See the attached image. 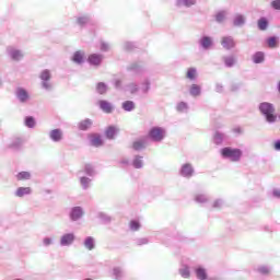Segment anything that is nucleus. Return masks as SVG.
I'll return each instance as SVG.
<instances>
[{
    "label": "nucleus",
    "mask_w": 280,
    "mask_h": 280,
    "mask_svg": "<svg viewBox=\"0 0 280 280\" xmlns=\"http://www.w3.org/2000/svg\"><path fill=\"white\" fill-rule=\"evenodd\" d=\"M220 152H221L222 159H229V161H231L232 163H240L244 154V152L241 149L231 148V147H225L221 149Z\"/></svg>",
    "instance_id": "obj_1"
},
{
    "label": "nucleus",
    "mask_w": 280,
    "mask_h": 280,
    "mask_svg": "<svg viewBox=\"0 0 280 280\" xmlns=\"http://www.w3.org/2000/svg\"><path fill=\"white\" fill-rule=\"evenodd\" d=\"M259 112L265 116L267 124H275L277 121V115H275V105L272 103L262 102L259 104Z\"/></svg>",
    "instance_id": "obj_2"
},
{
    "label": "nucleus",
    "mask_w": 280,
    "mask_h": 280,
    "mask_svg": "<svg viewBox=\"0 0 280 280\" xmlns=\"http://www.w3.org/2000/svg\"><path fill=\"white\" fill-rule=\"evenodd\" d=\"M166 133H167V131L163 127H152L149 130L148 135H149L150 139L155 141L156 143H161V141H163V139H165Z\"/></svg>",
    "instance_id": "obj_3"
},
{
    "label": "nucleus",
    "mask_w": 280,
    "mask_h": 280,
    "mask_svg": "<svg viewBox=\"0 0 280 280\" xmlns=\"http://www.w3.org/2000/svg\"><path fill=\"white\" fill-rule=\"evenodd\" d=\"M39 80H42V89L44 91H51V72L49 70H43L39 74Z\"/></svg>",
    "instance_id": "obj_4"
},
{
    "label": "nucleus",
    "mask_w": 280,
    "mask_h": 280,
    "mask_svg": "<svg viewBox=\"0 0 280 280\" xmlns=\"http://www.w3.org/2000/svg\"><path fill=\"white\" fill-rule=\"evenodd\" d=\"M74 242H75V233L73 232L65 233L59 238V245L61 247L73 246Z\"/></svg>",
    "instance_id": "obj_5"
},
{
    "label": "nucleus",
    "mask_w": 280,
    "mask_h": 280,
    "mask_svg": "<svg viewBox=\"0 0 280 280\" xmlns=\"http://www.w3.org/2000/svg\"><path fill=\"white\" fill-rule=\"evenodd\" d=\"M127 71H130L131 73H135L136 75H141V73H145V63L141 61H136L130 63L127 67Z\"/></svg>",
    "instance_id": "obj_6"
},
{
    "label": "nucleus",
    "mask_w": 280,
    "mask_h": 280,
    "mask_svg": "<svg viewBox=\"0 0 280 280\" xmlns=\"http://www.w3.org/2000/svg\"><path fill=\"white\" fill-rule=\"evenodd\" d=\"M69 218L71 222H78L84 218V209L80 206L72 207L69 212Z\"/></svg>",
    "instance_id": "obj_7"
},
{
    "label": "nucleus",
    "mask_w": 280,
    "mask_h": 280,
    "mask_svg": "<svg viewBox=\"0 0 280 280\" xmlns=\"http://www.w3.org/2000/svg\"><path fill=\"white\" fill-rule=\"evenodd\" d=\"M236 45L237 44L235 43V38H233V36L226 35L221 37V47H223V49H226V51H231V49H235Z\"/></svg>",
    "instance_id": "obj_8"
},
{
    "label": "nucleus",
    "mask_w": 280,
    "mask_h": 280,
    "mask_svg": "<svg viewBox=\"0 0 280 280\" xmlns=\"http://www.w3.org/2000/svg\"><path fill=\"white\" fill-rule=\"evenodd\" d=\"M15 97L20 104H27L30 102V92L24 88H18L15 90Z\"/></svg>",
    "instance_id": "obj_9"
},
{
    "label": "nucleus",
    "mask_w": 280,
    "mask_h": 280,
    "mask_svg": "<svg viewBox=\"0 0 280 280\" xmlns=\"http://www.w3.org/2000/svg\"><path fill=\"white\" fill-rule=\"evenodd\" d=\"M48 137L52 143H60L65 139V132L60 128L52 129L49 131Z\"/></svg>",
    "instance_id": "obj_10"
},
{
    "label": "nucleus",
    "mask_w": 280,
    "mask_h": 280,
    "mask_svg": "<svg viewBox=\"0 0 280 280\" xmlns=\"http://www.w3.org/2000/svg\"><path fill=\"white\" fill-rule=\"evenodd\" d=\"M88 62L91 67H100L104 62V55L102 54H91L88 57Z\"/></svg>",
    "instance_id": "obj_11"
},
{
    "label": "nucleus",
    "mask_w": 280,
    "mask_h": 280,
    "mask_svg": "<svg viewBox=\"0 0 280 280\" xmlns=\"http://www.w3.org/2000/svg\"><path fill=\"white\" fill-rule=\"evenodd\" d=\"M194 165L191 163H185L182 165L179 170V174L183 176V178H191L194 176Z\"/></svg>",
    "instance_id": "obj_12"
},
{
    "label": "nucleus",
    "mask_w": 280,
    "mask_h": 280,
    "mask_svg": "<svg viewBox=\"0 0 280 280\" xmlns=\"http://www.w3.org/2000/svg\"><path fill=\"white\" fill-rule=\"evenodd\" d=\"M199 47H201V49H205V51H209V49L213 47V38L211 36L203 35L199 39Z\"/></svg>",
    "instance_id": "obj_13"
},
{
    "label": "nucleus",
    "mask_w": 280,
    "mask_h": 280,
    "mask_svg": "<svg viewBox=\"0 0 280 280\" xmlns=\"http://www.w3.org/2000/svg\"><path fill=\"white\" fill-rule=\"evenodd\" d=\"M79 182L81 185V188L83 189V191H86L88 189H91L92 185H93V177H89L86 175H81L79 177Z\"/></svg>",
    "instance_id": "obj_14"
},
{
    "label": "nucleus",
    "mask_w": 280,
    "mask_h": 280,
    "mask_svg": "<svg viewBox=\"0 0 280 280\" xmlns=\"http://www.w3.org/2000/svg\"><path fill=\"white\" fill-rule=\"evenodd\" d=\"M32 187H18L14 191L15 198H25V196H32Z\"/></svg>",
    "instance_id": "obj_15"
},
{
    "label": "nucleus",
    "mask_w": 280,
    "mask_h": 280,
    "mask_svg": "<svg viewBox=\"0 0 280 280\" xmlns=\"http://www.w3.org/2000/svg\"><path fill=\"white\" fill-rule=\"evenodd\" d=\"M196 278L199 280H207L209 279V273H207V269L202 266H197L195 268Z\"/></svg>",
    "instance_id": "obj_16"
},
{
    "label": "nucleus",
    "mask_w": 280,
    "mask_h": 280,
    "mask_svg": "<svg viewBox=\"0 0 280 280\" xmlns=\"http://www.w3.org/2000/svg\"><path fill=\"white\" fill-rule=\"evenodd\" d=\"M92 127H93V120L91 118H85L78 124L79 130L83 132H86V130H91Z\"/></svg>",
    "instance_id": "obj_17"
},
{
    "label": "nucleus",
    "mask_w": 280,
    "mask_h": 280,
    "mask_svg": "<svg viewBox=\"0 0 280 280\" xmlns=\"http://www.w3.org/2000/svg\"><path fill=\"white\" fill-rule=\"evenodd\" d=\"M233 25L234 27H243V25H246V16L242 13H236L233 18Z\"/></svg>",
    "instance_id": "obj_18"
},
{
    "label": "nucleus",
    "mask_w": 280,
    "mask_h": 280,
    "mask_svg": "<svg viewBox=\"0 0 280 280\" xmlns=\"http://www.w3.org/2000/svg\"><path fill=\"white\" fill-rule=\"evenodd\" d=\"M252 62L254 65H262V62H266V54L264 51H256L252 56Z\"/></svg>",
    "instance_id": "obj_19"
},
{
    "label": "nucleus",
    "mask_w": 280,
    "mask_h": 280,
    "mask_svg": "<svg viewBox=\"0 0 280 280\" xmlns=\"http://www.w3.org/2000/svg\"><path fill=\"white\" fill-rule=\"evenodd\" d=\"M8 51L11 60H15V61L23 60L24 55H23V51H21L20 49L10 48Z\"/></svg>",
    "instance_id": "obj_20"
},
{
    "label": "nucleus",
    "mask_w": 280,
    "mask_h": 280,
    "mask_svg": "<svg viewBox=\"0 0 280 280\" xmlns=\"http://www.w3.org/2000/svg\"><path fill=\"white\" fill-rule=\"evenodd\" d=\"M226 139V133L222 132V131H215L213 135V143L215 145H222V143H224Z\"/></svg>",
    "instance_id": "obj_21"
},
{
    "label": "nucleus",
    "mask_w": 280,
    "mask_h": 280,
    "mask_svg": "<svg viewBox=\"0 0 280 280\" xmlns=\"http://www.w3.org/2000/svg\"><path fill=\"white\" fill-rule=\"evenodd\" d=\"M83 174L90 178H95L97 172L95 171V166H93V164H85L83 167Z\"/></svg>",
    "instance_id": "obj_22"
},
{
    "label": "nucleus",
    "mask_w": 280,
    "mask_h": 280,
    "mask_svg": "<svg viewBox=\"0 0 280 280\" xmlns=\"http://www.w3.org/2000/svg\"><path fill=\"white\" fill-rule=\"evenodd\" d=\"M72 62H74V65H84V51L82 50H78L72 55L71 58Z\"/></svg>",
    "instance_id": "obj_23"
},
{
    "label": "nucleus",
    "mask_w": 280,
    "mask_h": 280,
    "mask_svg": "<svg viewBox=\"0 0 280 280\" xmlns=\"http://www.w3.org/2000/svg\"><path fill=\"white\" fill-rule=\"evenodd\" d=\"M98 106L101 110H103V113H106L107 115H110V113H113V104H110V102L108 101H100Z\"/></svg>",
    "instance_id": "obj_24"
},
{
    "label": "nucleus",
    "mask_w": 280,
    "mask_h": 280,
    "mask_svg": "<svg viewBox=\"0 0 280 280\" xmlns=\"http://www.w3.org/2000/svg\"><path fill=\"white\" fill-rule=\"evenodd\" d=\"M131 165L135 170H143V156L135 155Z\"/></svg>",
    "instance_id": "obj_25"
},
{
    "label": "nucleus",
    "mask_w": 280,
    "mask_h": 280,
    "mask_svg": "<svg viewBox=\"0 0 280 280\" xmlns=\"http://www.w3.org/2000/svg\"><path fill=\"white\" fill-rule=\"evenodd\" d=\"M83 246L86 248V250H94L95 248V237L88 236L83 241Z\"/></svg>",
    "instance_id": "obj_26"
},
{
    "label": "nucleus",
    "mask_w": 280,
    "mask_h": 280,
    "mask_svg": "<svg viewBox=\"0 0 280 280\" xmlns=\"http://www.w3.org/2000/svg\"><path fill=\"white\" fill-rule=\"evenodd\" d=\"M90 143L93 145V148H101V145H104V140H102L101 136L92 135L90 138Z\"/></svg>",
    "instance_id": "obj_27"
},
{
    "label": "nucleus",
    "mask_w": 280,
    "mask_h": 280,
    "mask_svg": "<svg viewBox=\"0 0 280 280\" xmlns=\"http://www.w3.org/2000/svg\"><path fill=\"white\" fill-rule=\"evenodd\" d=\"M223 62H224V66L228 68V69H232V67H235V62H237V60L235 59V57L233 55L231 56H224L222 58Z\"/></svg>",
    "instance_id": "obj_28"
},
{
    "label": "nucleus",
    "mask_w": 280,
    "mask_h": 280,
    "mask_svg": "<svg viewBox=\"0 0 280 280\" xmlns=\"http://www.w3.org/2000/svg\"><path fill=\"white\" fill-rule=\"evenodd\" d=\"M202 93V88L198 84H191L189 88V95L191 97H199V95Z\"/></svg>",
    "instance_id": "obj_29"
},
{
    "label": "nucleus",
    "mask_w": 280,
    "mask_h": 280,
    "mask_svg": "<svg viewBox=\"0 0 280 280\" xmlns=\"http://www.w3.org/2000/svg\"><path fill=\"white\" fill-rule=\"evenodd\" d=\"M152 86V82H150V79H144L141 82V88L140 91L143 95H148V93H150V89Z\"/></svg>",
    "instance_id": "obj_30"
},
{
    "label": "nucleus",
    "mask_w": 280,
    "mask_h": 280,
    "mask_svg": "<svg viewBox=\"0 0 280 280\" xmlns=\"http://www.w3.org/2000/svg\"><path fill=\"white\" fill-rule=\"evenodd\" d=\"M132 150H135L136 152H141V150H145V140L140 139V140L133 141Z\"/></svg>",
    "instance_id": "obj_31"
},
{
    "label": "nucleus",
    "mask_w": 280,
    "mask_h": 280,
    "mask_svg": "<svg viewBox=\"0 0 280 280\" xmlns=\"http://www.w3.org/2000/svg\"><path fill=\"white\" fill-rule=\"evenodd\" d=\"M266 43L270 49H276L279 46V36H270L266 39Z\"/></svg>",
    "instance_id": "obj_32"
},
{
    "label": "nucleus",
    "mask_w": 280,
    "mask_h": 280,
    "mask_svg": "<svg viewBox=\"0 0 280 280\" xmlns=\"http://www.w3.org/2000/svg\"><path fill=\"white\" fill-rule=\"evenodd\" d=\"M256 272H258V275H262L264 277H268V275L272 272V268L267 265L258 266Z\"/></svg>",
    "instance_id": "obj_33"
},
{
    "label": "nucleus",
    "mask_w": 280,
    "mask_h": 280,
    "mask_svg": "<svg viewBox=\"0 0 280 280\" xmlns=\"http://www.w3.org/2000/svg\"><path fill=\"white\" fill-rule=\"evenodd\" d=\"M191 5H196V0H177V8H191Z\"/></svg>",
    "instance_id": "obj_34"
},
{
    "label": "nucleus",
    "mask_w": 280,
    "mask_h": 280,
    "mask_svg": "<svg viewBox=\"0 0 280 280\" xmlns=\"http://www.w3.org/2000/svg\"><path fill=\"white\" fill-rule=\"evenodd\" d=\"M268 25H269V22L267 18L262 16L258 19L257 26H258V30H260V32H266V30H268Z\"/></svg>",
    "instance_id": "obj_35"
},
{
    "label": "nucleus",
    "mask_w": 280,
    "mask_h": 280,
    "mask_svg": "<svg viewBox=\"0 0 280 280\" xmlns=\"http://www.w3.org/2000/svg\"><path fill=\"white\" fill-rule=\"evenodd\" d=\"M97 218L103 224H110L113 222V218L106 212H98Z\"/></svg>",
    "instance_id": "obj_36"
},
{
    "label": "nucleus",
    "mask_w": 280,
    "mask_h": 280,
    "mask_svg": "<svg viewBox=\"0 0 280 280\" xmlns=\"http://www.w3.org/2000/svg\"><path fill=\"white\" fill-rule=\"evenodd\" d=\"M126 89L130 93V95H137V93H139L140 91L139 84H137L136 82L127 84Z\"/></svg>",
    "instance_id": "obj_37"
},
{
    "label": "nucleus",
    "mask_w": 280,
    "mask_h": 280,
    "mask_svg": "<svg viewBox=\"0 0 280 280\" xmlns=\"http://www.w3.org/2000/svg\"><path fill=\"white\" fill-rule=\"evenodd\" d=\"M121 108L122 110H126V113H132V110L136 108V105L132 101H125L121 104Z\"/></svg>",
    "instance_id": "obj_38"
},
{
    "label": "nucleus",
    "mask_w": 280,
    "mask_h": 280,
    "mask_svg": "<svg viewBox=\"0 0 280 280\" xmlns=\"http://www.w3.org/2000/svg\"><path fill=\"white\" fill-rule=\"evenodd\" d=\"M115 135H117V127L109 126L105 130V137L106 139H115Z\"/></svg>",
    "instance_id": "obj_39"
},
{
    "label": "nucleus",
    "mask_w": 280,
    "mask_h": 280,
    "mask_svg": "<svg viewBox=\"0 0 280 280\" xmlns=\"http://www.w3.org/2000/svg\"><path fill=\"white\" fill-rule=\"evenodd\" d=\"M22 147H23V140H21V138L13 139L12 142L9 144V148L11 150H21Z\"/></svg>",
    "instance_id": "obj_40"
},
{
    "label": "nucleus",
    "mask_w": 280,
    "mask_h": 280,
    "mask_svg": "<svg viewBox=\"0 0 280 280\" xmlns=\"http://www.w3.org/2000/svg\"><path fill=\"white\" fill-rule=\"evenodd\" d=\"M195 202H197L198 205H207V202H209V196L205 194H197L195 196Z\"/></svg>",
    "instance_id": "obj_41"
},
{
    "label": "nucleus",
    "mask_w": 280,
    "mask_h": 280,
    "mask_svg": "<svg viewBox=\"0 0 280 280\" xmlns=\"http://www.w3.org/2000/svg\"><path fill=\"white\" fill-rule=\"evenodd\" d=\"M124 269H121V267H115L113 269V278L115 280H122L124 279Z\"/></svg>",
    "instance_id": "obj_42"
},
{
    "label": "nucleus",
    "mask_w": 280,
    "mask_h": 280,
    "mask_svg": "<svg viewBox=\"0 0 280 280\" xmlns=\"http://www.w3.org/2000/svg\"><path fill=\"white\" fill-rule=\"evenodd\" d=\"M16 180H30L32 178V173L27 171H22L15 175Z\"/></svg>",
    "instance_id": "obj_43"
},
{
    "label": "nucleus",
    "mask_w": 280,
    "mask_h": 280,
    "mask_svg": "<svg viewBox=\"0 0 280 280\" xmlns=\"http://www.w3.org/2000/svg\"><path fill=\"white\" fill-rule=\"evenodd\" d=\"M198 77V70L196 68H189L186 73V78L190 80V82H195Z\"/></svg>",
    "instance_id": "obj_44"
},
{
    "label": "nucleus",
    "mask_w": 280,
    "mask_h": 280,
    "mask_svg": "<svg viewBox=\"0 0 280 280\" xmlns=\"http://www.w3.org/2000/svg\"><path fill=\"white\" fill-rule=\"evenodd\" d=\"M24 126H26V128H36V119L34 116H26L24 118Z\"/></svg>",
    "instance_id": "obj_45"
},
{
    "label": "nucleus",
    "mask_w": 280,
    "mask_h": 280,
    "mask_svg": "<svg viewBox=\"0 0 280 280\" xmlns=\"http://www.w3.org/2000/svg\"><path fill=\"white\" fill-rule=\"evenodd\" d=\"M108 91V85L104 82H98L96 85V92L98 95H106V92Z\"/></svg>",
    "instance_id": "obj_46"
},
{
    "label": "nucleus",
    "mask_w": 280,
    "mask_h": 280,
    "mask_svg": "<svg viewBox=\"0 0 280 280\" xmlns=\"http://www.w3.org/2000/svg\"><path fill=\"white\" fill-rule=\"evenodd\" d=\"M179 275L183 279H189L191 277V271L189 270V267L184 266L179 269Z\"/></svg>",
    "instance_id": "obj_47"
},
{
    "label": "nucleus",
    "mask_w": 280,
    "mask_h": 280,
    "mask_svg": "<svg viewBox=\"0 0 280 280\" xmlns=\"http://www.w3.org/2000/svg\"><path fill=\"white\" fill-rule=\"evenodd\" d=\"M89 21H91V18H89L88 15H81L77 19V23L81 27H84V25H86V23H89Z\"/></svg>",
    "instance_id": "obj_48"
},
{
    "label": "nucleus",
    "mask_w": 280,
    "mask_h": 280,
    "mask_svg": "<svg viewBox=\"0 0 280 280\" xmlns=\"http://www.w3.org/2000/svg\"><path fill=\"white\" fill-rule=\"evenodd\" d=\"M129 229L130 231L137 232L139 229H141V223L137 220H131L129 222Z\"/></svg>",
    "instance_id": "obj_49"
},
{
    "label": "nucleus",
    "mask_w": 280,
    "mask_h": 280,
    "mask_svg": "<svg viewBox=\"0 0 280 280\" xmlns=\"http://www.w3.org/2000/svg\"><path fill=\"white\" fill-rule=\"evenodd\" d=\"M136 246H145L147 244H150V238L148 237H139L135 240Z\"/></svg>",
    "instance_id": "obj_50"
},
{
    "label": "nucleus",
    "mask_w": 280,
    "mask_h": 280,
    "mask_svg": "<svg viewBox=\"0 0 280 280\" xmlns=\"http://www.w3.org/2000/svg\"><path fill=\"white\" fill-rule=\"evenodd\" d=\"M188 108H189V105H187L186 102H179V103L177 104V106H176V110H177L178 113H186V110H188Z\"/></svg>",
    "instance_id": "obj_51"
},
{
    "label": "nucleus",
    "mask_w": 280,
    "mask_h": 280,
    "mask_svg": "<svg viewBox=\"0 0 280 280\" xmlns=\"http://www.w3.org/2000/svg\"><path fill=\"white\" fill-rule=\"evenodd\" d=\"M224 19H226V13L224 11H220L215 14L217 23H223Z\"/></svg>",
    "instance_id": "obj_52"
},
{
    "label": "nucleus",
    "mask_w": 280,
    "mask_h": 280,
    "mask_svg": "<svg viewBox=\"0 0 280 280\" xmlns=\"http://www.w3.org/2000/svg\"><path fill=\"white\" fill-rule=\"evenodd\" d=\"M122 49L125 51H132L135 49V43H132V42H125L122 44Z\"/></svg>",
    "instance_id": "obj_53"
},
{
    "label": "nucleus",
    "mask_w": 280,
    "mask_h": 280,
    "mask_svg": "<svg viewBox=\"0 0 280 280\" xmlns=\"http://www.w3.org/2000/svg\"><path fill=\"white\" fill-rule=\"evenodd\" d=\"M114 86L117 91H124V82L121 79H114Z\"/></svg>",
    "instance_id": "obj_54"
},
{
    "label": "nucleus",
    "mask_w": 280,
    "mask_h": 280,
    "mask_svg": "<svg viewBox=\"0 0 280 280\" xmlns=\"http://www.w3.org/2000/svg\"><path fill=\"white\" fill-rule=\"evenodd\" d=\"M213 209H222L224 207V199H217L212 203Z\"/></svg>",
    "instance_id": "obj_55"
},
{
    "label": "nucleus",
    "mask_w": 280,
    "mask_h": 280,
    "mask_svg": "<svg viewBox=\"0 0 280 280\" xmlns=\"http://www.w3.org/2000/svg\"><path fill=\"white\" fill-rule=\"evenodd\" d=\"M242 89V83H232L230 85V91L232 93H237V91H240Z\"/></svg>",
    "instance_id": "obj_56"
},
{
    "label": "nucleus",
    "mask_w": 280,
    "mask_h": 280,
    "mask_svg": "<svg viewBox=\"0 0 280 280\" xmlns=\"http://www.w3.org/2000/svg\"><path fill=\"white\" fill-rule=\"evenodd\" d=\"M54 244V238L46 236L43 238V246H51Z\"/></svg>",
    "instance_id": "obj_57"
},
{
    "label": "nucleus",
    "mask_w": 280,
    "mask_h": 280,
    "mask_svg": "<svg viewBox=\"0 0 280 280\" xmlns=\"http://www.w3.org/2000/svg\"><path fill=\"white\" fill-rule=\"evenodd\" d=\"M100 49H101V51H110V44H108L106 42H102Z\"/></svg>",
    "instance_id": "obj_58"
},
{
    "label": "nucleus",
    "mask_w": 280,
    "mask_h": 280,
    "mask_svg": "<svg viewBox=\"0 0 280 280\" xmlns=\"http://www.w3.org/2000/svg\"><path fill=\"white\" fill-rule=\"evenodd\" d=\"M119 164H120L122 167H128V165H130V160H128V158H122V159L119 161Z\"/></svg>",
    "instance_id": "obj_59"
},
{
    "label": "nucleus",
    "mask_w": 280,
    "mask_h": 280,
    "mask_svg": "<svg viewBox=\"0 0 280 280\" xmlns=\"http://www.w3.org/2000/svg\"><path fill=\"white\" fill-rule=\"evenodd\" d=\"M271 8L273 10H280V0H273L271 1Z\"/></svg>",
    "instance_id": "obj_60"
},
{
    "label": "nucleus",
    "mask_w": 280,
    "mask_h": 280,
    "mask_svg": "<svg viewBox=\"0 0 280 280\" xmlns=\"http://www.w3.org/2000/svg\"><path fill=\"white\" fill-rule=\"evenodd\" d=\"M215 92L217 93H224V85L222 83L215 84Z\"/></svg>",
    "instance_id": "obj_61"
},
{
    "label": "nucleus",
    "mask_w": 280,
    "mask_h": 280,
    "mask_svg": "<svg viewBox=\"0 0 280 280\" xmlns=\"http://www.w3.org/2000/svg\"><path fill=\"white\" fill-rule=\"evenodd\" d=\"M273 150H276V152H280V139L273 142Z\"/></svg>",
    "instance_id": "obj_62"
},
{
    "label": "nucleus",
    "mask_w": 280,
    "mask_h": 280,
    "mask_svg": "<svg viewBox=\"0 0 280 280\" xmlns=\"http://www.w3.org/2000/svg\"><path fill=\"white\" fill-rule=\"evenodd\" d=\"M271 194H272L273 198H280V190L279 189H277V188L273 189Z\"/></svg>",
    "instance_id": "obj_63"
},
{
    "label": "nucleus",
    "mask_w": 280,
    "mask_h": 280,
    "mask_svg": "<svg viewBox=\"0 0 280 280\" xmlns=\"http://www.w3.org/2000/svg\"><path fill=\"white\" fill-rule=\"evenodd\" d=\"M233 132H235L236 135H242V128L236 127L233 129Z\"/></svg>",
    "instance_id": "obj_64"
}]
</instances>
